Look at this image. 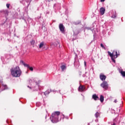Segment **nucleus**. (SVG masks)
Here are the masks:
<instances>
[{
	"label": "nucleus",
	"instance_id": "nucleus-27",
	"mask_svg": "<svg viewBox=\"0 0 125 125\" xmlns=\"http://www.w3.org/2000/svg\"><path fill=\"white\" fill-rule=\"evenodd\" d=\"M101 2H103L105 1V0H101Z\"/></svg>",
	"mask_w": 125,
	"mask_h": 125
},
{
	"label": "nucleus",
	"instance_id": "nucleus-18",
	"mask_svg": "<svg viewBox=\"0 0 125 125\" xmlns=\"http://www.w3.org/2000/svg\"><path fill=\"white\" fill-rule=\"evenodd\" d=\"M61 69H62V71H64V70H66V66L62 65L61 67Z\"/></svg>",
	"mask_w": 125,
	"mask_h": 125
},
{
	"label": "nucleus",
	"instance_id": "nucleus-30",
	"mask_svg": "<svg viewBox=\"0 0 125 125\" xmlns=\"http://www.w3.org/2000/svg\"><path fill=\"white\" fill-rule=\"evenodd\" d=\"M83 77H84V75H83Z\"/></svg>",
	"mask_w": 125,
	"mask_h": 125
},
{
	"label": "nucleus",
	"instance_id": "nucleus-5",
	"mask_svg": "<svg viewBox=\"0 0 125 125\" xmlns=\"http://www.w3.org/2000/svg\"><path fill=\"white\" fill-rule=\"evenodd\" d=\"M27 87L29 88L30 91H36L39 90V86L36 85L35 87H31L30 86H27Z\"/></svg>",
	"mask_w": 125,
	"mask_h": 125
},
{
	"label": "nucleus",
	"instance_id": "nucleus-10",
	"mask_svg": "<svg viewBox=\"0 0 125 125\" xmlns=\"http://www.w3.org/2000/svg\"><path fill=\"white\" fill-rule=\"evenodd\" d=\"M20 64L21 65H23L24 66V67H29V65L25 63V62H24L23 61H21Z\"/></svg>",
	"mask_w": 125,
	"mask_h": 125
},
{
	"label": "nucleus",
	"instance_id": "nucleus-25",
	"mask_svg": "<svg viewBox=\"0 0 125 125\" xmlns=\"http://www.w3.org/2000/svg\"><path fill=\"white\" fill-rule=\"evenodd\" d=\"M32 81L31 79H30V80H29V82L30 83H32Z\"/></svg>",
	"mask_w": 125,
	"mask_h": 125
},
{
	"label": "nucleus",
	"instance_id": "nucleus-2",
	"mask_svg": "<svg viewBox=\"0 0 125 125\" xmlns=\"http://www.w3.org/2000/svg\"><path fill=\"white\" fill-rule=\"evenodd\" d=\"M60 115V112L59 111H56L52 113L51 115V117L53 119L52 122H53V123H58Z\"/></svg>",
	"mask_w": 125,
	"mask_h": 125
},
{
	"label": "nucleus",
	"instance_id": "nucleus-20",
	"mask_svg": "<svg viewBox=\"0 0 125 125\" xmlns=\"http://www.w3.org/2000/svg\"><path fill=\"white\" fill-rule=\"evenodd\" d=\"M50 93V90H48L45 92V94H49Z\"/></svg>",
	"mask_w": 125,
	"mask_h": 125
},
{
	"label": "nucleus",
	"instance_id": "nucleus-23",
	"mask_svg": "<svg viewBox=\"0 0 125 125\" xmlns=\"http://www.w3.org/2000/svg\"><path fill=\"white\" fill-rule=\"evenodd\" d=\"M101 46L103 47V48H105V47H104V45H103L102 43L101 44Z\"/></svg>",
	"mask_w": 125,
	"mask_h": 125
},
{
	"label": "nucleus",
	"instance_id": "nucleus-21",
	"mask_svg": "<svg viewBox=\"0 0 125 125\" xmlns=\"http://www.w3.org/2000/svg\"><path fill=\"white\" fill-rule=\"evenodd\" d=\"M35 41L34 40H32V41H31V44L32 45H34V44H35Z\"/></svg>",
	"mask_w": 125,
	"mask_h": 125
},
{
	"label": "nucleus",
	"instance_id": "nucleus-24",
	"mask_svg": "<svg viewBox=\"0 0 125 125\" xmlns=\"http://www.w3.org/2000/svg\"><path fill=\"white\" fill-rule=\"evenodd\" d=\"M116 17H117V15H115V16H112V18H116Z\"/></svg>",
	"mask_w": 125,
	"mask_h": 125
},
{
	"label": "nucleus",
	"instance_id": "nucleus-15",
	"mask_svg": "<svg viewBox=\"0 0 125 125\" xmlns=\"http://www.w3.org/2000/svg\"><path fill=\"white\" fill-rule=\"evenodd\" d=\"M100 100L102 103L104 102V96H103V95H101L100 96Z\"/></svg>",
	"mask_w": 125,
	"mask_h": 125
},
{
	"label": "nucleus",
	"instance_id": "nucleus-1",
	"mask_svg": "<svg viewBox=\"0 0 125 125\" xmlns=\"http://www.w3.org/2000/svg\"><path fill=\"white\" fill-rule=\"evenodd\" d=\"M11 74L13 77L19 78L22 74V71L19 66H16L11 69Z\"/></svg>",
	"mask_w": 125,
	"mask_h": 125
},
{
	"label": "nucleus",
	"instance_id": "nucleus-3",
	"mask_svg": "<svg viewBox=\"0 0 125 125\" xmlns=\"http://www.w3.org/2000/svg\"><path fill=\"white\" fill-rule=\"evenodd\" d=\"M108 55L111 58L112 61L115 63L116 61L114 60V58H117L118 56H119V54H118V52L117 51H114L112 53H111L109 51L108 52Z\"/></svg>",
	"mask_w": 125,
	"mask_h": 125
},
{
	"label": "nucleus",
	"instance_id": "nucleus-7",
	"mask_svg": "<svg viewBox=\"0 0 125 125\" xmlns=\"http://www.w3.org/2000/svg\"><path fill=\"white\" fill-rule=\"evenodd\" d=\"M106 76H105L103 73H101L100 75V78L101 81H105L106 80Z\"/></svg>",
	"mask_w": 125,
	"mask_h": 125
},
{
	"label": "nucleus",
	"instance_id": "nucleus-11",
	"mask_svg": "<svg viewBox=\"0 0 125 125\" xmlns=\"http://www.w3.org/2000/svg\"><path fill=\"white\" fill-rule=\"evenodd\" d=\"M2 88H3V89H1V88H0V90H4V89H6V88H7V86H6V85H5V84H2Z\"/></svg>",
	"mask_w": 125,
	"mask_h": 125
},
{
	"label": "nucleus",
	"instance_id": "nucleus-19",
	"mask_svg": "<svg viewBox=\"0 0 125 125\" xmlns=\"http://www.w3.org/2000/svg\"><path fill=\"white\" fill-rule=\"evenodd\" d=\"M27 68L28 69H29V70H30V71H31L32 72H33V71H34V68L32 67H30V66L28 65V67H27Z\"/></svg>",
	"mask_w": 125,
	"mask_h": 125
},
{
	"label": "nucleus",
	"instance_id": "nucleus-17",
	"mask_svg": "<svg viewBox=\"0 0 125 125\" xmlns=\"http://www.w3.org/2000/svg\"><path fill=\"white\" fill-rule=\"evenodd\" d=\"M95 116L96 118H98L100 116V113L99 112H97L95 113Z\"/></svg>",
	"mask_w": 125,
	"mask_h": 125
},
{
	"label": "nucleus",
	"instance_id": "nucleus-8",
	"mask_svg": "<svg viewBox=\"0 0 125 125\" xmlns=\"http://www.w3.org/2000/svg\"><path fill=\"white\" fill-rule=\"evenodd\" d=\"M85 87L84 85H80L79 87V91H84Z\"/></svg>",
	"mask_w": 125,
	"mask_h": 125
},
{
	"label": "nucleus",
	"instance_id": "nucleus-16",
	"mask_svg": "<svg viewBox=\"0 0 125 125\" xmlns=\"http://www.w3.org/2000/svg\"><path fill=\"white\" fill-rule=\"evenodd\" d=\"M51 46L52 47H55V46H57V43L56 42H52L51 43Z\"/></svg>",
	"mask_w": 125,
	"mask_h": 125
},
{
	"label": "nucleus",
	"instance_id": "nucleus-26",
	"mask_svg": "<svg viewBox=\"0 0 125 125\" xmlns=\"http://www.w3.org/2000/svg\"><path fill=\"white\" fill-rule=\"evenodd\" d=\"M114 103H117V100H115L114 101Z\"/></svg>",
	"mask_w": 125,
	"mask_h": 125
},
{
	"label": "nucleus",
	"instance_id": "nucleus-12",
	"mask_svg": "<svg viewBox=\"0 0 125 125\" xmlns=\"http://www.w3.org/2000/svg\"><path fill=\"white\" fill-rule=\"evenodd\" d=\"M92 98L94 100H98L99 99V98L96 95H93L92 96Z\"/></svg>",
	"mask_w": 125,
	"mask_h": 125
},
{
	"label": "nucleus",
	"instance_id": "nucleus-4",
	"mask_svg": "<svg viewBox=\"0 0 125 125\" xmlns=\"http://www.w3.org/2000/svg\"><path fill=\"white\" fill-rule=\"evenodd\" d=\"M101 86L103 87L104 89H107L108 87H109V85L108 84V83H107V82L104 81L101 84Z\"/></svg>",
	"mask_w": 125,
	"mask_h": 125
},
{
	"label": "nucleus",
	"instance_id": "nucleus-22",
	"mask_svg": "<svg viewBox=\"0 0 125 125\" xmlns=\"http://www.w3.org/2000/svg\"><path fill=\"white\" fill-rule=\"evenodd\" d=\"M6 6H7V8H9V6H10V4H7Z\"/></svg>",
	"mask_w": 125,
	"mask_h": 125
},
{
	"label": "nucleus",
	"instance_id": "nucleus-9",
	"mask_svg": "<svg viewBox=\"0 0 125 125\" xmlns=\"http://www.w3.org/2000/svg\"><path fill=\"white\" fill-rule=\"evenodd\" d=\"M100 12L102 15H103L105 13V8L101 7L100 9Z\"/></svg>",
	"mask_w": 125,
	"mask_h": 125
},
{
	"label": "nucleus",
	"instance_id": "nucleus-28",
	"mask_svg": "<svg viewBox=\"0 0 125 125\" xmlns=\"http://www.w3.org/2000/svg\"><path fill=\"white\" fill-rule=\"evenodd\" d=\"M84 66H86V62H84Z\"/></svg>",
	"mask_w": 125,
	"mask_h": 125
},
{
	"label": "nucleus",
	"instance_id": "nucleus-13",
	"mask_svg": "<svg viewBox=\"0 0 125 125\" xmlns=\"http://www.w3.org/2000/svg\"><path fill=\"white\" fill-rule=\"evenodd\" d=\"M44 46V42H41L40 44H39V48H42Z\"/></svg>",
	"mask_w": 125,
	"mask_h": 125
},
{
	"label": "nucleus",
	"instance_id": "nucleus-29",
	"mask_svg": "<svg viewBox=\"0 0 125 125\" xmlns=\"http://www.w3.org/2000/svg\"><path fill=\"white\" fill-rule=\"evenodd\" d=\"M79 23H80V22L79 21L77 24H79Z\"/></svg>",
	"mask_w": 125,
	"mask_h": 125
},
{
	"label": "nucleus",
	"instance_id": "nucleus-14",
	"mask_svg": "<svg viewBox=\"0 0 125 125\" xmlns=\"http://www.w3.org/2000/svg\"><path fill=\"white\" fill-rule=\"evenodd\" d=\"M120 73L121 74L122 76L123 77H125V72L123 71L122 69L119 70Z\"/></svg>",
	"mask_w": 125,
	"mask_h": 125
},
{
	"label": "nucleus",
	"instance_id": "nucleus-6",
	"mask_svg": "<svg viewBox=\"0 0 125 125\" xmlns=\"http://www.w3.org/2000/svg\"><path fill=\"white\" fill-rule=\"evenodd\" d=\"M59 29L62 33H64V32H65V27H64V25H63L62 24H59Z\"/></svg>",
	"mask_w": 125,
	"mask_h": 125
}]
</instances>
